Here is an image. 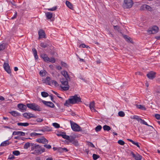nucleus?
I'll return each instance as SVG.
<instances>
[{"label":"nucleus","instance_id":"15","mask_svg":"<svg viewBox=\"0 0 160 160\" xmlns=\"http://www.w3.org/2000/svg\"><path fill=\"white\" fill-rule=\"evenodd\" d=\"M62 74L64 76L67 80H70V77L68 75V73L67 71H63L62 72Z\"/></svg>","mask_w":160,"mask_h":160},{"label":"nucleus","instance_id":"25","mask_svg":"<svg viewBox=\"0 0 160 160\" xmlns=\"http://www.w3.org/2000/svg\"><path fill=\"white\" fill-rule=\"evenodd\" d=\"M10 143L8 141V140H6L4 142H2L0 144V146H6L8 145H9V144H10Z\"/></svg>","mask_w":160,"mask_h":160},{"label":"nucleus","instance_id":"45","mask_svg":"<svg viewBox=\"0 0 160 160\" xmlns=\"http://www.w3.org/2000/svg\"><path fill=\"white\" fill-rule=\"evenodd\" d=\"M23 115L24 117L27 119H29V118H28L29 116V113L25 112L23 114Z\"/></svg>","mask_w":160,"mask_h":160},{"label":"nucleus","instance_id":"49","mask_svg":"<svg viewBox=\"0 0 160 160\" xmlns=\"http://www.w3.org/2000/svg\"><path fill=\"white\" fill-rule=\"evenodd\" d=\"M118 143L119 144L122 145L125 144V142L122 140H119L118 141Z\"/></svg>","mask_w":160,"mask_h":160},{"label":"nucleus","instance_id":"51","mask_svg":"<svg viewBox=\"0 0 160 160\" xmlns=\"http://www.w3.org/2000/svg\"><path fill=\"white\" fill-rule=\"evenodd\" d=\"M29 116L28 117V118H37V116H35L34 115L30 113H29Z\"/></svg>","mask_w":160,"mask_h":160},{"label":"nucleus","instance_id":"27","mask_svg":"<svg viewBox=\"0 0 160 160\" xmlns=\"http://www.w3.org/2000/svg\"><path fill=\"white\" fill-rule=\"evenodd\" d=\"M75 137L73 136H69V138H68V139H66L68 140L69 142H71L75 140Z\"/></svg>","mask_w":160,"mask_h":160},{"label":"nucleus","instance_id":"14","mask_svg":"<svg viewBox=\"0 0 160 160\" xmlns=\"http://www.w3.org/2000/svg\"><path fill=\"white\" fill-rule=\"evenodd\" d=\"M58 136H61L63 138L65 139H68L69 138V136L67 135L65 132H61L57 134Z\"/></svg>","mask_w":160,"mask_h":160},{"label":"nucleus","instance_id":"8","mask_svg":"<svg viewBox=\"0 0 160 160\" xmlns=\"http://www.w3.org/2000/svg\"><path fill=\"white\" fill-rule=\"evenodd\" d=\"M42 102L45 106L53 108L55 107V105L54 104L51 102H48L44 100H42Z\"/></svg>","mask_w":160,"mask_h":160},{"label":"nucleus","instance_id":"39","mask_svg":"<svg viewBox=\"0 0 160 160\" xmlns=\"http://www.w3.org/2000/svg\"><path fill=\"white\" fill-rule=\"evenodd\" d=\"M92 157L93 159L94 160H96L99 158L100 157L99 155H98L95 154H93L92 155Z\"/></svg>","mask_w":160,"mask_h":160},{"label":"nucleus","instance_id":"10","mask_svg":"<svg viewBox=\"0 0 160 160\" xmlns=\"http://www.w3.org/2000/svg\"><path fill=\"white\" fill-rule=\"evenodd\" d=\"M38 34L39 35V39L41 38H46L45 32L42 29L39 30L38 32Z\"/></svg>","mask_w":160,"mask_h":160},{"label":"nucleus","instance_id":"63","mask_svg":"<svg viewBox=\"0 0 160 160\" xmlns=\"http://www.w3.org/2000/svg\"><path fill=\"white\" fill-rule=\"evenodd\" d=\"M115 30H118L119 29V27L117 25L113 26Z\"/></svg>","mask_w":160,"mask_h":160},{"label":"nucleus","instance_id":"35","mask_svg":"<svg viewBox=\"0 0 160 160\" xmlns=\"http://www.w3.org/2000/svg\"><path fill=\"white\" fill-rule=\"evenodd\" d=\"M102 128V127L101 125H99L97 126L95 128V131L97 132H99L100 131L101 129Z\"/></svg>","mask_w":160,"mask_h":160},{"label":"nucleus","instance_id":"59","mask_svg":"<svg viewBox=\"0 0 160 160\" xmlns=\"http://www.w3.org/2000/svg\"><path fill=\"white\" fill-rule=\"evenodd\" d=\"M145 5H143L141 6L140 8V10H145Z\"/></svg>","mask_w":160,"mask_h":160},{"label":"nucleus","instance_id":"44","mask_svg":"<svg viewBox=\"0 0 160 160\" xmlns=\"http://www.w3.org/2000/svg\"><path fill=\"white\" fill-rule=\"evenodd\" d=\"M42 134L38 133H36V132H32V133H31L30 136L31 137H35L37 135H42Z\"/></svg>","mask_w":160,"mask_h":160},{"label":"nucleus","instance_id":"47","mask_svg":"<svg viewBox=\"0 0 160 160\" xmlns=\"http://www.w3.org/2000/svg\"><path fill=\"white\" fill-rule=\"evenodd\" d=\"M52 125L54 127L56 128H58L60 127L59 124L57 123H53Z\"/></svg>","mask_w":160,"mask_h":160},{"label":"nucleus","instance_id":"48","mask_svg":"<svg viewBox=\"0 0 160 160\" xmlns=\"http://www.w3.org/2000/svg\"><path fill=\"white\" fill-rule=\"evenodd\" d=\"M57 9V7L56 6L55 7H53V8H48V9H47L48 11H55V10H56Z\"/></svg>","mask_w":160,"mask_h":160},{"label":"nucleus","instance_id":"7","mask_svg":"<svg viewBox=\"0 0 160 160\" xmlns=\"http://www.w3.org/2000/svg\"><path fill=\"white\" fill-rule=\"evenodd\" d=\"M18 107L22 112H24L26 111L27 105H25L22 103H19L18 105Z\"/></svg>","mask_w":160,"mask_h":160},{"label":"nucleus","instance_id":"3","mask_svg":"<svg viewBox=\"0 0 160 160\" xmlns=\"http://www.w3.org/2000/svg\"><path fill=\"white\" fill-rule=\"evenodd\" d=\"M27 106L28 108L35 111H40L42 110L39 106L35 103H27Z\"/></svg>","mask_w":160,"mask_h":160},{"label":"nucleus","instance_id":"64","mask_svg":"<svg viewBox=\"0 0 160 160\" xmlns=\"http://www.w3.org/2000/svg\"><path fill=\"white\" fill-rule=\"evenodd\" d=\"M85 47L86 45L84 44H80L79 46V48L81 47L82 48H85Z\"/></svg>","mask_w":160,"mask_h":160},{"label":"nucleus","instance_id":"11","mask_svg":"<svg viewBox=\"0 0 160 160\" xmlns=\"http://www.w3.org/2000/svg\"><path fill=\"white\" fill-rule=\"evenodd\" d=\"M130 154L132 155V157L134 158L135 160H141L142 159V156L138 153L135 154L132 152H131Z\"/></svg>","mask_w":160,"mask_h":160},{"label":"nucleus","instance_id":"58","mask_svg":"<svg viewBox=\"0 0 160 160\" xmlns=\"http://www.w3.org/2000/svg\"><path fill=\"white\" fill-rule=\"evenodd\" d=\"M40 75L41 76H43L45 75V72L41 71L39 72Z\"/></svg>","mask_w":160,"mask_h":160},{"label":"nucleus","instance_id":"18","mask_svg":"<svg viewBox=\"0 0 160 160\" xmlns=\"http://www.w3.org/2000/svg\"><path fill=\"white\" fill-rule=\"evenodd\" d=\"M9 113H10L12 116L14 117L21 116L20 113L14 111L9 112Z\"/></svg>","mask_w":160,"mask_h":160},{"label":"nucleus","instance_id":"41","mask_svg":"<svg viewBox=\"0 0 160 160\" xmlns=\"http://www.w3.org/2000/svg\"><path fill=\"white\" fill-rule=\"evenodd\" d=\"M12 153L15 156H18L20 154V152L16 150L13 151Z\"/></svg>","mask_w":160,"mask_h":160},{"label":"nucleus","instance_id":"21","mask_svg":"<svg viewBox=\"0 0 160 160\" xmlns=\"http://www.w3.org/2000/svg\"><path fill=\"white\" fill-rule=\"evenodd\" d=\"M66 4L70 9L72 10L73 9V7L72 4L70 2L68 1H66Z\"/></svg>","mask_w":160,"mask_h":160},{"label":"nucleus","instance_id":"42","mask_svg":"<svg viewBox=\"0 0 160 160\" xmlns=\"http://www.w3.org/2000/svg\"><path fill=\"white\" fill-rule=\"evenodd\" d=\"M51 83L52 85H54L56 87L59 86V84H58V82L55 80H52L51 81Z\"/></svg>","mask_w":160,"mask_h":160},{"label":"nucleus","instance_id":"12","mask_svg":"<svg viewBox=\"0 0 160 160\" xmlns=\"http://www.w3.org/2000/svg\"><path fill=\"white\" fill-rule=\"evenodd\" d=\"M156 73L152 71H151L148 72L147 74V76L150 79H152L154 78L155 77Z\"/></svg>","mask_w":160,"mask_h":160},{"label":"nucleus","instance_id":"46","mask_svg":"<svg viewBox=\"0 0 160 160\" xmlns=\"http://www.w3.org/2000/svg\"><path fill=\"white\" fill-rule=\"evenodd\" d=\"M95 102L94 101L91 102L89 104V107L90 109L93 108L94 106Z\"/></svg>","mask_w":160,"mask_h":160},{"label":"nucleus","instance_id":"4","mask_svg":"<svg viewBox=\"0 0 160 160\" xmlns=\"http://www.w3.org/2000/svg\"><path fill=\"white\" fill-rule=\"evenodd\" d=\"M70 123L71 128L73 131L75 132H79L82 131L80 127L77 123L73 122L71 121H70Z\"/></svg>","mask_w":160,"mask_h":160},{"label":"nucleus","instance_id":"1","mask_svg":"<svg viewBox=\"0 0 160 160\" xmlns=\"http://www.w3.org/2000/svg\"><path fill=\"white\" fill-rule=\"evenodd\" d=\"M78 95L75 94L74 96H71L66 101L64 105L65 106L68 107L70 104H78L82 102L81 99Z\"/></svg>","mask_w":160,"mask_h":160},{"label":"nucleus","instance_id":"32","mask_svg":"<svg viewBox=\"0 0 160 160\" xmlns=\"http://www.w3.org/2000/svg\"><path fill=\"white\" fill-rule=\"evenodd\" d=\"M6 44L4 43L0 44V51L4 50L5 48Z\"/></svg>","mask_w":160,"mask_h":160},{"label":"nucleus","instance_id":"60","mask_svg":"<svg viewBox=\"0 0 160 160\" xmlns=\"http://www.w3.org/2000/svg\"><path fill=\"white\" fill-rule=\"evenodd\" d=\"M43 119H41L40 118H38L36 120V121H37V122H42L43 121Z\"/></svg>","mask_w":160,"mask_h":160},{"label":"nucleus","instance_id":"34","mask_svg":"<svg viewBox=\"0 0 160 160\" xmlns=\"http://www.w3.org/2000/svg\"><path fill=\"white\" fill-rule=\"evenodd\" d=\"M136 106L138 108L140 109L141 110H146V108L144 106H142V105H136Z\"/></svg>","mask_w":160,"mask_h":160},{"label":"nucleus","instance_id":"61","mask_svg":"<svg viewBox=\"0 0 160 160\" xmlns=\"http://www.w3.org/2000/svg\"><path fill=\"white\" fill-rule=\"evenodd\" d=\"M52 91V92L54 93L55 94H56V95H57V97H58V98H62V97H60V96H58V95H59V94H58V93L57 92H55V91Z\"/></svg>","mask_w":160,"mask_h":160},{"label":"nucleus","instance_id":"9","mask_svg":"<svg viewBox=\"0 0 160 160\" xmlns=\"http://www.w3.org/2000/svg\"><path fill=\"white\" fill-rule=\"evenodd\" d=\"M3 67L5 71L8 74L11 73L10 67L8 63L5 62L3 64Z\"/></svg>","mask_w":160,"mask_h":160},{"label":"nucleus","instance_id":"2","mask_svg":"<svg viewBox=\"0 0 160 160\" xmlns=\"http://www.w3.org/2000/svg\"><path fill=\"white\" fill-rule=\"evenodd\" d=\"M133 4V2L132 0H124L122 7L124 9L130 8Z\"/></svg>","mask_w":160,"mask_h":160},{"label":"nucleus","instance_id":"37","mask_svg":"<svg viewBox=\"0 0 160 160\" xmlns=\"http://www.w3.org/2000/svg\"><path fill=\"white\" fill-rule=\"evenodd\" d=\"M145 9L151 11L152 10V8L148 5L145 4Z\"/></svg>","mask_w":160,"mask_h":160},{"label":"nucleus","instance_id":"26","mask_svg":"<svg viewBox=\"0 0 160 160\" xmlns=\"http://www.w3.org/2000/svg\"><path fill=\"white\" fill-rule=\"evenodd\" d=\"M32 50L33 52L35 58L36 59H37L38 58V56L37 55V52L35 48H33Z\"/></svg>","mask_w":160,"mask_h":160},{"label":"nucleus","instance_id":"30","mask_svg":"<svg viewBox=\"0 0 160 160\" xmlns=\"http://www.w3.org/2000/svg\"><path fill=\"white\" fill-rule=\"evenodd\" d=\"M31 153L35 155L39 154L41 153V152L40 150L38 149L35 150L34 152H31Z\"/></svg>","mask_w":160,"mask_h":160},{"label":"nucleus","instance_id":"6","mask_svg":"<svg viewBox=\"0 0 160 160\" xmlns=\"http://www.w3.org/2000/svg\"><path fill=\"white\" fill-rule=\"evenodd\" d=\"M158 31V27L156 26H154L152 28H149L147 30V32L150 34H155Z\"/></svg>","mask_w":160,"mask_h":160},{"label":"nucleus","instance_id":"22","mask_svg":"<svg viewBox=\"0 0 160 160\" xmlns=\"http://www.w3.org/2000/svg\"><path fill=\"white\" fill-rule=\"evenodd\" d=\"M40 46L42 48H45L49 46L48 43L46 42H41L40 44Z\"/></svg>","mask_w":160,"mask_h":160},{"label":"nucleus","instance_id":"56","mask_svg":"<svg viewBox=\"0 0 160 160\" xmlns=\"http://www.w3.org/2000/svg\"><path fill=\"white\" fill-rule=\"evenodd\" d=\"M88 145L89 146H90V147H91L92 148H95V146L92 144V143L89 142H88Z\"/></svg>","mask_w":160,"mask_h":160},{"label":"nucleus","instance_id":"24","mask_svg":"<svg viewBox=\"0 0 160 160\" xmlns=\"http://www.w3.org/2000/svg\"><path fill=\"white\" fill-rule=\"evenodd\" d=\"M123 38L126 40V41L128 42H130L131 43H132V40H131V38L130 37H128L127 35H124L123 36Z\"/></svg>","mask_w":160,"mask_h":160},{"label":"nucleus","instance_id":"20","mask_svg":"<svg viewBox=\"0 0 160 160\" xmlns=\"http://www.w3.org/2000/svg\"><path fill=\"white\" fill-rule=\"evenodd\" d=\"M45 15L47 19H51L52 17V13L50 12H45Z\"/></svg>","mask_w":160,"mask_h":160},{"label":"nucleus","instance_id":"54","mask_svg":"<svg viewBox=\"0 0 160 160\" xmlns=\"http://www.w3.org/2000/svg\"><path fill=\"white\" fill-rule=\"evenodd\" d=\"M44 147L48 149H50L51 148V146L50 145L45 144L44 145Z\"/></svg>","mask_w":160,"mask_h":160},{"label":"nucleus","instance_id":"23","mask_svg":"<svg viewBox=\"0 0 160 160\" xmlns=\"http://www.w3.org/2000/svg\"><path fill=\"white\" fill-rule=\"evenodd\" d=\"M41 148V146L38 145L36 144L32 147L31 148V150L40 149Z\"/></svg>","mask_w":160,"mask_h":160},{"label":"nucleus","instance_id":"29","mask_svg":"<svg viewBox=\"0 0 160 160\" xmlns=\"http://www.w3.org/2000/svg\"><path fill=\"white\" fill-rule=\"evenodd\" d=\"M103 128L104 130L105 131H109L111 129V128L110 127L107 125H104Z\"/></svg>","mask_w":160,"mask_h":160},{"label":"nucleus","instance_id":"13","mask_svg":"<svg viewBox=\"0 0 160 160\" xmlns=\"http://www.w3.org/2000/svg\"><path fill=\"white\" fill-rule=\"evenodd\" d=\"M36 141L39 143L44 144L45 143H48V140L45 138L44 137H43L41 138L38 139L36 140Z\"/></svg>","mask_w":160,"mask_h":160},{"label":"nucleus","instance_id":"28","mask_svg":"<svg viewBox=\"0 0 160 160\" xmlns=\"http://www.w3.org/2000/svg\"><path fill=\"white\" fill-rule=\"evenodd\" d=\"M18 126H23L24 127L27 126L29 125V124L28 122L21 123L18 122L17 123Z\"/></svg>","mask_w":160,"mask_h":160},{"label":"nucleus","instance_id":"43","mask_svg":"<svg viewBox=\"0 0 160 160\" xmlns=\"http://www.w3.org/2000/svg\"><path fill=\"white\" fill-rule=\"evenodd\" d=\"M73 144L76 146H77L78 145V143L77 141L75 140L71 142Z\"/></svg>","mask_w":160,"mask_h":160},{"label":"nucleus","instance_id":"50","mask_svg":"<svg viewBox=\"0 0 160 160\" xmlns=\"http://www.w3.org/2000/svg\"><path fill=\"white\" fill-rule=\"evenodd\" d=\"M61 64L62 67H64L66 68L67 67V64L62 61H61Z\"/></svg>","mask_w":160,"mask_h":160},{"label":"nucleus","instance_id":"33","mask_svg":"<svg viewBox=\"0 0 160 160\" xmlns=\"http://www.w3.org/2000/svg\"><path fill=\"white\" fill-rule=\"evenodd\" d=\"M41 94L42 96L44 98L47 97L49 96L48 93L45 92H42Z\"/></svg>","mask_w":160,"mask_h":160},{"label":"nucleus","instance_id":"17","mask_svg":"<svg viewBox=\"0 0 160 160\" xmlns=\"http://www.w3.org/2000/svg\"><path fill=\"white\" fill-rule=\"evenodd\" d=\"M51 78L50 77H47L45 79L43 80V82L47 84L48 85H51L50 82Z\"/></svg>","mask_w":160,"mask_h":160},{"label":"nucleus","instance_id":"16","mask_svg":"<svg viewBox=\"0 0 160 160\" xmlns=\"http://www.w3.org/2000/svg\"><path fill=\"white\" fill-rule=\"evenodd\" d=\"M12 135H19L21 136H24L25 135V133L21 131H14L13 132Z\"/></svg>","mask_w":160,"mask_h":160},{"label":"nucleus","instance_id":"36","mask_svg":"<svg viewBox=\"0 0 160 160\" xmlns=\"http://www.w3.org/2000/svg\"><path fill=\"white\" fill-rule=\"evenodd\" d=\"M140 122L141 123H142L143 124L145 125L148 126L150 127H152V128H153L152 126L148 125L147 124V123L146 122H145L144 120H142V119H141V121H140Z\"/></svg>","mask_w":160,"mask_h":160},{"label":"nucleus","instance_id":"57","mask_svg":"<svg viewBox=\"0 0 160 160\" xmlns=\"http://www.w3.org/2000/svg\"><path fill=\"white\" fill-rule=\"evenodd\" d=\"M58 152L62 153L63 152V150L62 148H58Z\"/></svg>","mask_w":160,"mask_h":160},{"label":"nucleus","instance_id":"38","mask_svg":"<svg viewBox=\"0 0 160 160\" xmlns=\"http://www.w3.org/2000/svg\"><path fill=\"white\" fill-rule=\"evenodd\" d=\"M30 146V143L29 142H27L26 143L24 146V148L25 149H28Z\"/></svg>","mask_w":160,"mask_h":160},{"label":"nucleus","instance_id":"31","mask_svg":"<svg viewBox=\"0 0 160 160\" xmlns=\"http://www.w3.org/2000/svg\"><path fill=\"white\" fill-rule=\"evenodd\" d=\"M131 118L132 119H136L138 121H139V122H140L141 120V118H140L138 116H137V115H134L133 116V117L132 118Z\"/></svg>","mask_w":160,"mask_h":160},{"label":"nucleus","instance_id":"40","mask_svg":"<svg viewBox=\"0 0 160 160\" xmlns=\"http://www.w3.org/2000/svg\"><path fill=\"white\" fill-rule=\"evenodd\" d=\"M118 115L121 117H123L125 116V114L123 111H119L118 113Z\"/></svg>","mask_w":160,"mask_h":160},{"label":"nucleus","instance_id":"62","mask_svg":"<svg viewBox=\"0 0 160 160\" xmlns=\"http://www.w3.org/2000/svg\"><path fill=\"white\" fill-rule=\"evenodd\" d=\"M133 144L136 145L137 147H138L139 148H140V146L139 145L138 142H134Z\"/></svg>","mask_w":160,"mask_h":160},{"label":"nucleus","instance_id":"53","mask_svg":"<svg viewBox=\"0 0 160 160\" xmlns=\"http://www.w3.org/2000/svg\"><path fill=\"white\" fill-rule=\"evenodd\" d=\"M15 158V157L13 155H10L8 158V159L12 160Z\"/></svg>","mask_w":160,"mask_h":160},{"label":"nucleus","instance_id":"19","mask_svg":"<svg viewBox=\"0 0 160 160\" xmlns=\"http://www.w3.org/2000/svg\"><path fill=\"white\" fill-rule=\"evenodd\" d=\"M41 56L45 61L48 62L49 61V58L46 54H42Z\"/></svg>","mask_w":160,"mask_h":160},{"label":"nucleus","instance_id":"5","mask_svg":"<svg viewBox=\"0 0 160 160\" xmlns=\"http://www.w3.org/2000/svg\"><path fill=\"white\" fill-rule=\"evenodd\" d=\"M68 81H70V80H67L66 79L65 81L62 82V84L65 86H62L61 85L60 86V87L63 90L66 91L69 89V86L68 85Z\"/></svg>","mask_w":160,"mask_h":160},{"label":"nucleus","instance_id":"55","mask_svg":"<svg viewBox=\"0 0 160 160\" xmlns=\"http://www.w3.org/2000/svg\"><path fill=\"white\" fill-rule=\"evenodd\" d=\"M155 118L158 120L160 119V115L159 114H156L155 115Z\"/></svg>","mask_w":160,"mask_h":160},{"label":"nucleus","instance_id":"52","mask_svg":"<svg viewBox=\"0 0 160 160\" xmlns=\"http://www.w3.org/2000/svg\"><path fill=\"white\" fill-rule=\"evenodd\" d=\"M49 62H52L53 63H54L55 62V60L54 58H49V61H48Z\"/></svg>","mask_w":160,"mask_h":160}]
</instances>
